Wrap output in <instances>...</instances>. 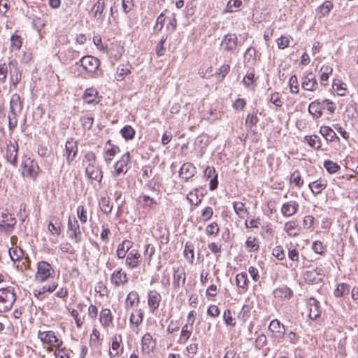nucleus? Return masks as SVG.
<instances>
[{"mask_svg":"<svg viewBox=\"0 0 358 358\" xmlns=\"http://www.w3.org/2000/svg\"><path fill=\"white\" fill-rule=\"evenodd\" d=\"M220 229L216 222H213L206 227V232L207 235H217L219 233Z\"/></svg>","mask_w":358,"mask_h":358,"instance_id":"obj_63","label":"nucleus"},{"mask_svg":"<svg viewBox=\"0 0 358 358\" xmlns=\"http://www.w3.org/2000/svg\"><path fill=\"white\" fill-rule=\"evenodd\" d=\"M320 134L324 136V138L327 141L332 142L337 139L339 141V138L335 133V131L328 126H322L320 129Z\"/></svg>","mask_w":358,"mask_h":358,"instance_id":"obj_31","label":"nucleus"},{"mask_svg":"<svg viewBox=\"0 0 358 358\" xmlns=\"http://www.w3.org/2000/svg\"><path fill=\"white\" fill-rule=\"evenodd\" d=\"M17 152L18 145L17 142H12L11 141L7 144L6 151V161L13 166H17Z\"/></svg>","mask_w":358,"mask_h":358,"instance_id":"obj_11","label":"nucleus"},{"mask_svg":"<svg viewBox=\"0 0 358 358\" xmlns=\"http://www.w3.org/2000/svg\"><path fill=\"white\" fill-rule=\"evenodd\" d=\"M308 316L314 320L320 316L322 313L320 302L315 298H310L308 301Z\"/></svg>","mask_w":358,"mask_h":358,"instance_id":"obj_13","label":"nucleus"},{"mask_svg":"<svg viewBox=\"0 0 358 358\" xmlns=\"http://www.w3.org/2000/svg\"><path fill=\"white\" fill-rule=\"evenodd\" d=\"M17 296L13 287L0 289V313L10 310L16 301Z\"/></svg>","mask_w":358,"mask_h":358,"instance_id":"obj_1","label":"nucleus"},{"mask_svg":"<svg viewBox=\"0 0 358 358\" xmlns=\"http://www.w3.org/2000/svg\"><path fill=\"white\" fill-rule=\"evenodd\" d=\"M85 173L90 179L96 180L99 182H101L103 178L102 171L98 164L87 166L85 169Z\"/></svg>","mask_w":358,"mask_h":358,"instance_id":"obj_16","label":"nucleus"},{"mask_svg":"<svg viewBox=\"0 0 358 358\" xmlns=\"http://www.w3.org/2000/svg\"><path fill=\"white\" fill-rule=\"evenodd\" d=\"M8 66L10 81L15 86L21 80V71L18 67V63L16 60H10Z\"/></svg>","mask_w":358,"mask_h":358,"instance_id":"obj_14","label":"nucleus"},{"mask_svg":"<svg viewBox=\"0 0 358 358\" xmlns=\"http://www.w3.org/2000/svg\"><path fill=\"white\" fill-rule=\"evenodd\" d=\"M22 166L24 168L22 173L25 174L27 177L36 180L40 172V168L37 163L34 162V161L31 158H24L22 161Z\"/></svg>","mask_w":358,"mask_h":358,"instance_id":"obj_2","label":"nucleus"},{"mask_svg":"<svg viewBox=\"0 0 358 358\" xmlns=\"http://www.w3.org/2000/svg\"><path fill=\"white\" fill-rule=\"evenodd\" d=\"M272 255L278 260L285 259V253L281 245L275 246L272 250Z\"/></svg>","mask_w":358,"mask_h":358,"instance_id":"obj_59","label":"nucleus"},{"mask_svg":"<svg viewBox=\"0 0 358 358\" xmlns=\"http://www.w3.org/2000/svg\"><path fill=\"white\" fill-rule=\"evenodd\" d=\"M243 2L241 0H229L227 3L224 13H234L238 11L241 7Z\"/></svg>","mask_w":358,"mask_h":358,"instance_id":"obj_41","label":"nucleus"},{"mask_svg":"<svg viewBox=\"0 0 358 358\" xmlns=\"http://www.w3.org/2000/svg\"><path fill=\"white\" fill-rule=\"evenodd\" d=\"M131 66L127 63V64H122L118 66L116 71V76L115 78L118 81H121L124 80L125 76L130 73L131 72Z\"/></svg>","mask_w":358,"mask_h":358,"instance_id":"obj_35","label":"nucleus"},{"mask_svg":"<svg viewBox=\"0 0 358 358\" xmlns=\"http://www.w3.org/2000/svg\"><path fill=\"white\" fill-rule=\"evenodd\" d=\"M80 122L84 129L90 130L93 126L94 118L84 116L80 118Z\"/></svg>","mask_w":358,"mask_h":358,"instance_id":"obj_64","label":"nucleus"},{"mask_svg":"<svg viewBox=\"0 0 358 358\" xmlns=\"http://www.w3.org/2000/svg\"><path fill=\"white\" fill-rule=\"evenodd\" d=\"M136 301L137 303L139 301V296L138 293L136 292H129L127 298V306H129L130 307H132Z\"/></svg>","mask_w":358,"mask_h":358,"instance_id":"obj_61","label":"nucleus"},{"mask_svg":"<svg viewBox=\"0 0 358 358\" xmlns=\"http://www.w3.org/2000/svg\"><path fill=\"white\" fill-rule=\"evenodd\" d=\"M23 103L19 94H13L10 100V109L21 113Z\"/></svg>","mask_w":358,"mask_h":358,"instance_id":"obj_34","label":"nucleus"},{"mask_svg":"<svg viewBox=\"0 0 358 358\" xmlns=\"http://www.w3.org/2000/svg\"><path fill=\"white\" fill-rule=\"evenodd\" d=\"M9 255L13 262H20L23 259L24 251L20 248H15L9 250Z\"/></svg>","mask_w":358,"mask_h":358,"instance_id":"obj_43","label":"nucleus"},{"mask_svg":"<svg viewBox=\"0 0 358 358\" xmlns=\"http://www.w3.org/2000/svg\"><path fill=\"white\" fill-rule=\"evenodd\" d=\"M243 83L246 88H250L252 83L255 82V73L253 71H248L243 79Z\"/></svg>","mask_w":358,"mask_h":358,"instance_id":"obj_58","label":"nucleus"},{"mask_svg":"<svg viewBox=\"0 0 358 358\" xmlns=\"http://www.w3.org/2000/svg\"><path fill=\"white\" fill-rule=\"evenodd\" d=\"M130 161L129 152L124 153L121 159L115 164V171L113 173V177H118L121 174H125L128 171V164Z\"/></svg>","mask_w":358,"mask_h":358,"instance_id":"obj_10","label":"nucleus"},{"mask_svg":"<svg viewBox=\"0 0 358 358\" xmlns=\"http://www.w3.org/2000/svg\"><path fill=\"white\" fill-rule=\"evenodd\" d=\"M250 308L248 305H243L238 317L240 320L245 322L250 317Z\"/></svg>","mask_w":358,"mask_h":358,"instance_id":"obj_57","label":"nucleus"},{"mask_svg":"<svg viewBox=\"0 0 358 358\" xmlns=\"http://www.w3.org/2000/svg\"><path fill=\"white\" fill-rule=\"evenodd\" d=\"M21 113L10 109V115H8V129L10 131H13L17 124V117Z\"/></svg>","mask_w":358,"mask_h":358,"instance_id":"obj_44","label":"nucleus"},{"mask_svg":"<svg viewBox=\"0 0 358 358\" xmlns=\"http://www.w3.org/2000/svg\"><path fill=\"white\" fill-rule=\"evenodd\" d=\"M236 285L241 289L243 292L248 289V279L247 273H238L236 276Z\"/></svg>","mask_w":358,"mask_h":358,"instance_id":"obj_38","label":"nucleus"},{"mask_svg":"<svg viewBox=\"0 0 358 358\" xmlns=\"http://www.w3.org/2000/svg\"><path fill=\"white\" fill-rule=\"evenodd\" d=\"M268 330L272 333V338L280 341L285 334V327L278 320H273L268 326Z\"/></svg>","mask_w":358,"mask_h":358,"instance_id":"obj_9","label":"nucleus"},{"mask_svg":"<svg viewBox=\"0 0 358 358\" xmlns=\"http://www.w3.org/2000/svg\"><path fill=\"white\" fill-rule=\"evenodd\" d=\"M204 176L210 179V189L215 190L218 185L217 174L214 167L207 166L204 170Z\"/></svg>","mask_w":358,"mask_h":358,"instance_id":"obj_21","label":"nucleus"},{"mask_svg":"<svg viewBox=\"0 0 358 358\" xmlns=\"http://www.w3.org/2000/svg\"><path fill=\"white\" fill-rule=\"evenodd\" d=\"M99 321L104 328H107L113 324V316L110 309L104 308L101 310L99 315Z\"/></svg>","mask_w":358,"mask_h":358,"instance_id":"obj_26","label":"nucleus"},{"mask_svg":"<svg viewBox=\"0 0 358 358\" xmlns=\"http://www.w3.org/2000/svg\"><path fill=\"white\" fill-rule=\"evenodd\" d=\"M122 341V337L120 334H116L113 338L111 348L112 351H109V356L110 358H114L119 355L120 349L121 347V343Z\"/></svg>","mask_w":358,"mask_h":358,"instance_id":"obj_29","label":"nucleus"},{"mask_svg":"<svg viewBox=\"0 0 358 358\" xmlns=\"http://www.w3.org/2000/svg\"><path fill=\"white\" fill-rule=\"evenodd\" d=\"M80 64V66H82L86 71L94 73L99 66L100 62L96 57L91 55H86L83 57L78 62H76V64Z\"/></svg>","mask_w":358,"mask_h":358,"instance_id":"obj_6","label":"nucleus"},{"mask_svg":"<svg viewBox=\"0 0 358 358\" xmlns=\"http://www.w3.org/2000/svg\"><path fill=\"white\" fill-rule=\"evenodd\" d=\"M61 222L59 221L58 219H55V222L50 221L48 224V230L53 234L57 235H59L61 234Z\"/></svg>","mask_w":358,"mask_h":358,"instance_id":"obj_55","label":"nucleus"},{"mask_svg":"<svg viewBox=\"0 0 358 358\" xmlns=\"http://www.w3.org/2000/svg\"><path fill=\"white\" fill-rule=\"evenodd\" d=\"M289 85L290 87V92L292 94H298L299 92V84L297 77L293 75L290 77L289 80Z\"/></svg>","mask_w":358,"mask_h":358,"instance_id":"obj_56","label":"nucleus"},{"mask_svg":"<svg viewBox=\"0 0 358 358\" xmlns=\"http://www.w3.org/2000/svg\"><path fill=\"white\" fill-rule=\"evenodd\" d=\"M350 287L346 283H340L338 285L336 289L334 292L335 297H343L348 295L350 293Z\"/></svg>","mask_w":358,"mask_h":358,"instance_id":"obj_39","label":"nucleus"},{"mask_svg":"<svg viewBox=\"0 0 358 358\" xmlns=\"http://www.w3.org/2000/svg\"><path fill=\"white\" fill-rule=\"evenodd\" d=\"M223 320L226 325L234 327L236 322L229 309L225 310L223 314Z\"/></svg>","mask_w":358,"mask_h":358,"instance_id":"obj_51","label":"nucleus"},{"mask_svg":"<svg viewBox=\"0 0 358 358\" xmlns=\"http://www.w3.org/2000/svg\"><path fill=\"white\" fill-rule=\"evenodd\" d=\"M131 324L139 325L143 321V313L141 310H136L133 312L129 317Z\"/></svg>","mask_w":358,"mask_h":358,"instance_id":"obj_52","label":"nucleus"},{"mask_svg":"<svg viewBox=\"0 0 358 358\" xmlns=\"http://www.w3.org/2000/svg\"><path fill=\"white\" fill-rule=\"evenodd\" d=\"M194 322V319H193L192 322L190 324H185L181 331V334L178 340L180 343L184 344L186 341L189 338L192 332V324Z\"/></svg>","mask_w":358,"mask_h":358,"instance_id":"obj_32","label":"nucleus"},{"mask_svg":"<svg viewBox=\"0 0 358 358\" xmlns=\"http://www.w3.org/2000/svg\"><path fill=\"white\" fill-rule=\"evenodd\" d=\"M97 94L98 92L94 88H88L85 91L83 98L85 102L88 104L98 103L99 101H96Z\"/></svg>","mask_w":358,"mask_h":358,"instance_id":"obj_33","label":"nucleus"},{"mask_svg":"<svg viewBox=\"0 0 358 358\" xmlns=\"http://www.w3.org/2000/svg\"><path fill=\"white\" fill-rule=\"evenodd\" d=\"M316 270H309L305 273L304 278L306 281L312 283L317 284L322 280L320 276L317 275Z\"/></svg>","mask_w":358,"mask_h":358,"instance_id":"obj_42","label":"nucleus"},{"mask_svg":"<svg viewBox=\"0 0 358 358\" xmlns=\"http://www.w3.org/2000/svg\"><path fill=\"white\" fill-rule=\"evenodd\" d=\"M301 86L303 90L308 91H315L317 88L318 83L313 72L303 76Z\"/></svg>","mask_w":358,"mask_h":358,"instance_id":"obj_15","label":"nucleus"},{"mask_svg":"<svg viewBox=\"0 0 358 358\" xmlns=\"http://www.w3.org/2000/svg\"><path fill=\"white\" fill-rule=\"evenodd\" d=\"M327 186V181L320 178L314 182H310L308 187L314 195H317L322 192Z\"/></svg>","mask_w":358,"mask_h":358,"instance_id":"obj_25","label":"nucleus"},{"mask_svg":"<svg viewBox=\"0 0 358 358\" xmlns=\"http://www.w3.org/2000/svg\"><path fill=\"white\" fill-rule=\"evenodd\" d=\"M78 152V142L73 138L68 140L65 143L64 154L66 162L70 165L76 159Z\"/></svg>","mask_w":358,"mask_h":358,"instance_id":"obj_5","label":"nucleus"},{"mask_svg":"<svg viewBox=\"0 0 358 358\" xmlns=\"http://www.w3.org/2000/svg\"><path fill=\"white\" fill-rule=\"evenodd\" d=\"M99 204L101 206V210L103 213L108 215L112 211L113 206L110 204L108 196H101Z\"/></svg>","mask_w":358,"mask_h":358,"instance_id":"obj_47","label":"nucleus"},{"mask_svg":"<svg viewBox=\"0 0 358 358\" xmlns=\"http://www.w3.org/2000/svg\"><path fill=\"white\" fill-rule=\"evenodd\" d=\"M285 230L289 236L295 237L299 234V230H296V225L294 222H288L285 224Z\"/></svg>","mask_w":358,"mask_h":358,"instance_id":"obj_50","label":"nucleus"},{"mask_svg":"<svg viewBox=\"0 0 358 358\" xmlns=\"http://www.w3.org/2000/svg\"><path fill=\"white\" fill-rule=\"evenodd\" d=\"M305 139L308 142V145L314 148L317 150L320 149L321 148V141L318 136L317 135H310V136H306L305 137Z\"/></svg>","mask_w":358,"mask_h":358,"instance_id":"obj_48","label":"nucleus"},{"mask_svg":"<svg viewBox=\"0 0 358 358\" xmlns=\"http://www.w3.org/2000/svg\"><path fill=\"white\" fill-rule=\"evenodd\" d=\"M120 152V148L117 145H113L110 148H106L104 150V159L106 163L109 164L113 157Z\"/></svg>","mask_w":358,"mask_h":358,"instance_id":"obj_40","label":"nucleus"},{"mask_svg":"<svg viewBox=\"0 0 358 358\" xmlns=\"http://www.w3.org/2000/svg\"><path fill=\"white\" fill-rule=\"evenodd\" d=\"M324 167L330 174L336 173L341 169V166L337 163L334 162L330 159H327L324 162Z\"/></svg>","mask_w":358,"mask_h":358,"instance_id":"obj_46","label":"nucleus"},{"mask_svg":"<svg viewBox=\"0 0 358 358\" xmlns=\"http://www.w3.org/2000/svg\"><path fill=\"white\" fill-rule=\"evenodd\" d=\"M133 243L129 240H124L122 243L119 244L117 250V255L119 259L125 257L127 252L129 253L131 249Z\"/></svg>","mask_w":358,"mask_h":358,"instance_id":"obj_30","label":"nucleus"},{"mask_svg":"<svg viewBox=\"0 0 358 358\" xmlns=\"http://www.w3.org/2000/svg\"><path fill=\"white\" fill-rule=\"evenodd\" d=\"M238 45V39L236 34L231 33L224 35L221 42V46L223 48V50L231 53L235 52Z\"/></svg>","mask_w":358,"mask_h":358,"instance_id":"obj_4","label":"nucleus"},{"mask_svg":"<svg viewBox=\"0 0 358 358\" xmlns=\"http://www.w3.org/2000/svg\"><path fill=\"white\" fill-rule=\"evenodd\" d=\"M185 273L183 268L174 269L173 285L175 287H180V282L182 281V285L185 283Z\"/></svg>","mask_w":358,"mask_h":358,"instance_id":"obj_37","label":"nucleus"},{"mask_svg":"<svg viewBox=\"0 0 358 358\" xmlns=\"http://www.w3.org/2000/svg\"><path fill=\"white\" fill-rule=\"evenodd\" d=\"M333 8V3L330 1H326L323 3L322 5L318 7L317 11L321 15H320V17H324L325 15H328L329 13L331 11V10Z\"/></svg>","mask_w":358,"mask_h":358,"instance_id":"obj_49","label":"nucleus"},{"mask_svg":"<svg viewBox=\"0 0 358 358\" xmlns=\"http://www.w3.org/2000/svg\"><path fill=\"white\" fill-rule=\"evenodd\" d=\"M142 262V257L136 249H131L127 254L125 264L129 268H134Z\"/></svg>","mask_w":358,"mask_h":358,"instance_id":"obj_12","label":"nucleus"},{"mask_svg":"<svg viewBox=\"0 0 358 358\" xmlns=\"http://www.w3.org/2000/svg\"><path fill=\"white\" fill-rule=\"evenodd\" d=\"M54 273L52 266L45 261H41L38 263L36 278L41 282L46 281Z\"/></svg>","mask_w":358,"mask_h":358,"instance_id":"obj_8","label":"nucleus"},{"mask_svg":"<svg viewBox=\"0 0 358 358\" xmlns=\"http://www.w3.org/2000/svg\"><path fill=\"white\" fill-rule=\"evenodd\" d=\"M105 8L104 0H98L91 9V14L94 20L103 21V13Z\"/></svg>","mask_w":358,"mask_h":358,"instance_id":"obj_20","label":"nucleus"},{"mask_svg":"<svg viewBox=\"0 0 358 358\" xmlns=\"http://www.w3.org/2000/svg\"><path fill=\"white\" fill-rule=\"evenodd\" d=\"M333 69L328 65H322L320 70V81L321 85H328L329 76L332 74Z\"/></svg>","mask_w":358,"mask_h":358,"instance_id":"obj_28","label":"nucleus"},{"mask_svg":"<svg viewBox=\"0 0 358 358\" xmlns=\"http://www.w3.org/2000/svg\"><path fill=\"white\" fill-rule=\"evenodd\" d=\"M258 121L259 119L256 113L248 114L245 120V124L247 127L251 128L252 127L255 126Z\"/></svg>","mask_w":358,"mask_h":358,"instance_id":"obj_62","label":"nucleus"},{"mask_svg":"<svg viewBox=\"0 0 358 358\" xmlns=\"http://www.w3.org/2000/svg\"><path fill=\"white\" fill-rule=\"evenodd\" d=\"M38 337L43 343L52 345L58 350L62 345V341L57 338L53 331H41L38 333Z\"/></svg>","mask_w":358,"mask_h":358,"instance_id":"obj_3","label":"nucleus"},{"mask_svg":"<svg viewBox=\"0 0 358 358\" xmlns=\"http://www.w3.org/2000/svg\"><path fill=\"white\" fill-rule=\"evenodd\" d=\"M196 173V168L192 164L185 163L180 168L179 176L181 178H183L185 181H187L189 178L193 177Z\"/></svg>","mask_w":358,"mask_h":358,"instance_id":"obj_19","label":"nucleus"},{"mask_svg":"<svg viewBox=\"0 0 358 358\" xmlns=\"http://www.w3.org/2000/svg\"><path fill=\"white\" fill-rule=\"evenodd\" d=\"M245 248L249 252H256L259 249V243L256 237L250 236L245 241Z\"/></svg>","mask_w":358,"mask_h":358,"instance_id":"obj_36","label":"nucleus"},{"mask_svg":"<svg viewBox=\"0 0 358 358\" xmlns=\"http://www.w3.org/2000/svg\"><path fill=\"white\" fill-rule=\"evenodd\" d=\"M233 207H234V209L236 215L240 218H243L244 214L245 213H248L247 208L245 207L244 203H243L242 202H234Z\"/></svg>","mask_w":358,"mask_h":358,"instance_id":"obj_54","label":"nucleus"},{"mask_svg":"<svg viewBox=\"0 0 358 358\" xmlns=\"http://www.w3.org/2000/svg\"><path fill=\"white\" fill-rule=\"evenodd\" d=\"M162 296L156 290H151L148 293V303L153 313L159 308Z\"/></svg>","mask_w":358,"mask_h":358,"instance_id":"obj_22","label":"nucleus"},{"mask_svg":"<svg viewBox=\"0 0 358 358\" xmlns=\"http://www.w3.org/2000/svg\"><path fill=\"white\" fill-rule=\"evenodd\" d=\"M111 282L115 286L119 287L128 282L127 273L122 271V269L115 271L110 276Z\"/></svg>","mask_w":358,"mask_h":358,"instance_id":"obj_17","label":"nucleus"},{"mask_svg":"<svg viewBox=\"0 0 358 358\" xmlns=\"http://www.w3.org/2000/svg\"><path fill=\"white\" fill-rule=\"evenodd\" d=\"M142 343V351L144 353L148 354L150 352L152 351L155 348L156 342L152 338V336L150 334H145L141 340Z\"/></svg>","mask_w":358,"mask_h":358,"instance_id":"obj_23","label":"nucleus"},{"mask_svg":"<svg viewBox=\"0 0 358 358\" xmlns=\"http://www.w3.org/2000/svg\"><path fill=\"white\" fill-rule=\"evenodd\" d=\"M68 230L71 232L70 238L74 240L75 243H79L82 241V233L80 224L76 217H69Z\"/></svg>","mask_w":358,"mask_h":358,"instance_id":"obj_7","label":"nucleus"},{"mask_svg":"<svg viewBox=\"0 0 358 358\" xmlns=\"http://www.w3.org/2000/svg\"><path fill=\"white\" fill-rule=\"evenodd\" d=\"M290 182L294 183L297 187H301L303 185V180L298 170L294 171L290 176Z\"/></svg>","mask_w":358,"mask_h":358,"instance_id":"obj_53","label":"nucleus"},{"mask_svg":"<svg viewBox=\"0 0 358 358\" xmlns=\"http://www.w3.org/2000/svg\"><path fill=\"white\" fill-rule=\"evenodd\" d=\"M273 296L281 300L289 299L293 295V292L285 285L275 289L273 292Z\"/></svg>","mask_w":358,"mask_h":358,"instance_id":"obj_24","label":"nucleus"},{"mask_svg":"<svg viewBox=\"0 0 358 358\" xmlns=\"http://www.w3.org/2000/svg\"><path fill=\"white\" fill-rule=\"evenodd\" d=\"M10 43L12 49L15 50H19L22 43L20 36L17 35L11 36Z\"/></svg>","mask_w":358,"mask_h":358,"instance_id":"obj_60","label":"nucleus"},{"mask_svg":"<svg viewBox=\"0 0 358 358\" xmlns=\"http://www.w3.org/2000/svg\"><path fill=\"white\" fill-rule=\"evenodd\" d=\"M324 109L323 103L319 101H314L309 104L308 112L314 117L319 118L322 115V110Z\"/></svg>","mask_w":358,"mask_h":358,"instance_id":"obj_27","label":"nucleus"},{"mask_svg":"<svg viewBox=\"0 0 358 358\" xmlns=\"http://www.w3.org/2000/svg\"><path fill=\"white\" fill-rule=\"evenodd\" d=\"M120 133L122 137L125 140L128 141L134 138L136 131L131 126L126 125L121 129Z\"/></svg>","mask_w":358,"mask_h":358,"instance_id":"obj_45","label":"nucleus"},{"mask_svg":"<svg viewBox=\"0 0 358 358\" xmlns=\"http://www.w3.org/2000/svg\"><path fill=\"white\" fill-rule=\"evenodd\" d=\"M299 203L296 201H290L282 204L281 213L284 217H291L296 213Z\"/></svg>","mask_w":358,"mask_h":358,"instance_id":"obj_18","label":"nucleus"}]
</instances>
